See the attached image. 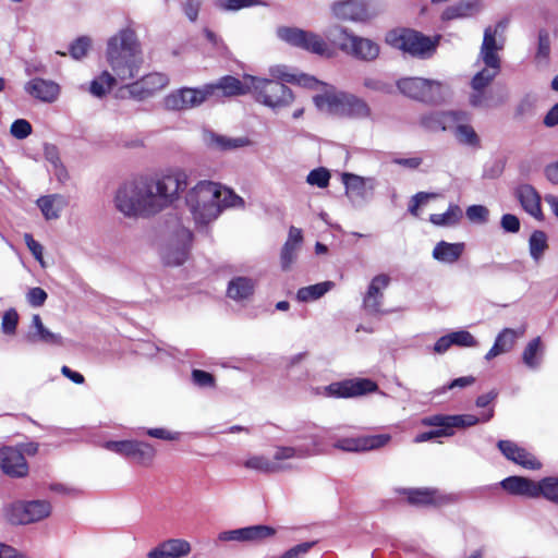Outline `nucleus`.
Segmentation results:
<instances>
[{
  "mask_svg": "<svg viewBox=\"0 0 558 558\" xmlns=\"http://www.w3.org/2000/svg\"><path fill=\"white\" fill-rule=\"evenodd\" d=\"M105 60L109 70L96 76L89 92L102 97L119 87L120 96H129L144 100L166 88L169 78L162 73H149L136 80L144 65V53L141 41L132 25L118 29L107 39Z\"/></svg>",
  "mask_w": 558,
  "mask_h": 558,
  "instance_id": "nucleus-1",
  "label": "nucleus"
},
{
  "mask_svg": "<svg viewBox=\"0 0 558 558\" xmlns=\"http://www.w3.org/2000/svg\"><path fill=\"white\" fill-rule=\"evenodd\" d=\"M187 183L189 174L180 168L169 169L156 179L133 178L118 185L112 204L125 218H148L168 208Z\"/></svg>",
  "mask_w": 558,
  "mask_h": 558,
  "instance_id": "nucleus-2",
  "label": "nucleus"
},
{
  "mask_svg": "<svg viewBox=\"0 0 558 558\" xmlns=\"http://www.w3.org/2000/svg\"><path fill=\"white\" fill-rule=\"evenodd\" d=\"M185 205L198 228L213 223L226 208L243 207V199L230 189L211 181H201L185 195Z\"/></svg>",
  "mask_w": 558,
  "mask_h": 558,
  "instance_id": "nucleus-3",
  "label": "nucleus"
},
{
  "mask_svg": "<svg viewBox=\"0 0 558 558\" xmlns=\"http://www.w3.org/2000/svg\"><path fill=\"white\" fill-rule=\"evenodd\" d=\"M314 90L317 93L313 96V104L323 114L353 119H367L372 114L364 99L326 82L320 81L318 88Z\"/></svg>",
  "mask_w": 558,
  "mask_h": 558,
  "instance_id": "nucleus-4",
  "label": "nucleus"
},
{
  "mask_svg": "<svg viewBox=\"0 0 558 558\" xmlns=\"http://www.w3.org/2000/svg\"><path fill=\"white\" fill-rule=\"evenodd\" d=\"M504 31L505 25L502 23L485 29L476 60L478 71L472 77L471 88H486L499 74L501 69L499 52L505 45Z\"/></svg>",
  "mask_w": 558,
  "mask_h": 558,
  "instance_id": "nucleus-5",
  "label": "nucleus"
},
{
  "mask_svg": "<svg viewBox=\"0 0 558 558\" xmlns=\"http://www.w3.org/2000/svg\"><path fill=\"white\" fill-rule=\"evenodd\" d=\"M325 36L342 52L359 60L373 61L380 52V47L376 41L357 36L340 24L326 28Z\"/></svg>",
  "mask_w": 558,
  "mask_h": 558,
  "instance_id": "nucleus-6",
  "label": "nucleus"
},
{
  "mask_svg": "<svg viewBox=\"0 0 558 558\" xmlns=\"http://www.w3.org/2000/svg\"><path fill=\"white\" fill-rule=\"evenodd\" d=\"M248 83L255 100L272 111L287 109L295 100L294 92L283 83L257 76L251 77Z\"/></svg>",
  "mask_w": 558,
  "mask_h": 558,
  "instance_id": "nucleus-7",
  "label": "nucleus"
},
{
  "mask_svg": "<svg viewBox=\"0 0 558 558\" xmlns=\"http://www.w3.org/2000/svg\"><path fill=\"white\" fill-rule=\"evenodd\" d=\"M386 41L413 57L428 58L435 52L439 37L430 38L416 31L403 28L389 32Z\"/></svg>",
  "mask_w": 558,
  "mask_h": 558,
  "instance_id": "nucleus-8",
  "label": "nucleus"
},
{
  "mask_svg": "<svg viewBox=\"0 0 558 558\" xmlns=\"http://www.w3.org/2000/svg\"><path fill=\"white\" fill-rule=\"evenodd\" d=\"M277 37L293 47L324 58H331L333 51L326 39L312 31L294 26H280L276 31Z\"/></svg>",
  "mask_w": 558,
  "mask_h": 558,
  "instance_id": "nucleus-9",
  "label": "nucleus"
},
{
  "mask_svg": "<svg viewBox=\"0 0 558 558\" xmlns=\"http://www.w3.org/2000/svg\"><path fill=\"white\" fill-rule=\"evenodd\" d=\"M399 90L408 97L424 101H438L449 93L446 83L422 77H407L398 82Z\"/></svg>",
  "mask_w": 558,
  "mask_h": 558,
  "instance_id": "nucleus-10",
  "label": "nucleus"
},
{
  "mask_svg": "<svg viewBox=\"0 0 558 558\" xmlns=\"http://www.w3.org/2000/svg\"><path fill=\"white\" fill-rule=\"evenodd\" d=\"M213 97V87L209 84L197 88L184 87L170 93L163 99V105L169 110H186L197 106Z\"/></svg>",
  "mask_w": 558,
  "mask_h": 558,
  "instance_id": "nucleus-11",
  "label": "nucleus"
},
{
  "mask_svg": "<svg viewBox=\"0 0 558 558\" xmlns=\"http://www.w3.org/2000/svg\"><path fill=\"white\" fill-rule=\"evenodd\" d=\"M447 125H450L448 132L452 134L458 144L480 148L481 137L471 124V116L464 111H456L454 114L446 118Z\"/></svg>",
  "mask_w": 558,
  "mask_h": 558,
  "instance_id": "nucleus-12",
  "label": "nucleus"
},
{
  "mask_svg": "<svg viewBox=\"0 0 558 558\" xmlns=\"http://www.w3.org/2000/svg\"><path fill=\"white\" fill-rule=\"evenodd\" d=\"M376 389L377 385L371 379L355 378L332 383L322 388V390H318L317 393L333 398H353L373 392Z\"/></svg>",
  "mask_w": 558,
  "mask_h": 558,
  "instance_id": "nucleus-13",
  "label": "nucleus"
},
{
  "mask_svg": "<svg viewBox=\"0 0 558 558\" xmlns=\"http://www.w3.org/2000/svg\"><path fill=\"white\" fill-rule=\"evenodd\" d=\"M369 0H336L329 5L331 19L339 22H365L371 17Z\"/></svg>",
  "mask_w": 558,
  "mask_h": 558,
  "instance_id": "nucleus-14",
  "label": "nucleus"
},
{
  "mask_svg": "<svg viewBox=\"0 0 558 558\" xmlns=\"http://www.w3.org/2000/svg\"><path fill=\"white\" fill-rule=\"evenodd\" d=\"M192 239L193 235L189 229H180L163 246V262L170 266H180L185 263L189 257Z\"/></svg>",
  "mask_w": 558,
  "mask_h": 558,
  "instance_id": "nucleus-15",
  "label": "nucleus"
},
{
  "mask_svg": "<svg viewBox=\"0 0 558 558\" xmlns=\"http://www.w3.org/2000/svg\"><path fill=\"white\" fill-rule=\"evenodd\" d=\"M268 72L276 82L289 83L306 89H317L320 84V80L314 75L287 64L271 65Z\"/></svg>",
  "mask_w": 558,
  "mask_h": 558,
  "instance_id": "nucleus-16",
  "label": "nucleus"
},
{
  "mask_svg": "<svg viewBox=\"0 0 558 558\" xmlns=\"http://www.w3.org/2000/svg\"><path fill=\"white\" fill-rule=\"evenodd\" d=\"M341 180L345 187V194L352 204L362 205L373 197L376 186L375 179L345 172Z\"/></svg>",
  "mask_w": 558,
  "mask_h": 558,
  "instance_id": "nucleus-17",
  "label": "nucleus"
},
{
  "mask_svg": "<svg viewBox=\"0 0 558 558\" xmlns=\"http://www.w3.org/2000/svg\"><path fill=\"white\" fill-rule=\"evenodd\" d=\"M391 440L389 434L363 435L357 437H343L335 441L336 449L345 452H362L385 447Z\"/></svg>",
  "mask_w": 558,
  "mask_h": 558,
  "instance_id": "nucleus-18",
  "label": "nucleus"
},
{
  "mask_svg": "<svg viewBox=\"0 0 558 558\" xmlns=\"http://www.w3.org/2000/svg\"><path fill=\"white\" fill-rule=\"evenodd\" d=\"M0 468L11 477H23L28 473V464L23 453L12 447L0 449Z\"/></svg>",
  "mask_w": 558,
  "mask_h": 558,
  "instance_id": "nucleus-19",
  "label": "nucleus"
},
{
  "mask_svg": "<svg viewBox=\"0 0 558 558\" xmlns=\"http://www.w3.org/2000/svg\"><path fill=\"white\" fill-rule=\"evenodd\" d=\"M400 494L405 495L410 504L420 506H441L453 500L451 496L435 488H403Z\"/></svg>",
  "mask_w": 558,
  "mask_h": 558,
  "instance_id": "nucleus-20",
  "label": "nucleus"
},
{
  "mask_svg": "<svg viewBox=\"0 0 558 558\" xmlns=\"http://www.w3.org/2000/svg\"><path fill=\"white\" fill-rule=\"evenodd\" d=\"M192 551V545L184 538H168L147 553L148 558H184Z\"/></svg>",
  "mask_w": 558,
  "mask_h": 558,
  "instance_id": "nucleus-21",
  "label": "nucleus"
},
{
  "mask_svg": "<svg viewBox=\"0 0 558 558\" xmlns=\"http://www.w3.org/2000/svg\"><path fill=\"white\" fill-rule=\"evenodd\" d=\"M497 446L508 460L524 469L537 470L542 466L541 462L531 452L510 440H500Z\"/></svg>",
  "mask_w": 558,
  "mask_h": 558,
  "instance_id": "nucleus-22",
  "label": "nucleus"
},
{
  "mask_svg": "<svg viewBox=\"0 0 558 558\" xmlns=\"http://www.w3.org/2000/svg\"><path fill=\"white\" fill-rule=\"evenodd\" d=\"M515 197L526 214L537 221H544L545 216L542 209V198L538 192L530 184H522L515 189Z\"/></svg>",
  "mask_w": 558,
  "mask_h": 558,
  "instance_id": "nucleus-23",
  "label": "nucleus"
},
{
  "mask_svg": "<svg viewBox=\"0 0 558 558\" xmlns=\"http://www.w3.org/2000/svg\"><path fill=\"white\" fill-rule=\"evenodd\" d=\"M389 282L390 278L387 275H378L372 279L363 300L366 311L373 314L383 313L384 291L387 289Z\"/></svg>",
  "mask_w": 558,
  "mask_h": 558,
  "instance_id": "nucleus-24",
  "label": "nucleus"
},
{
  "mask_svg": "<svg viewBox=\"0 0 558 558\" xmlns=\"http://www.w3.org/2000/svg\"><path fill=\"white\" fill-rule=\"evenodd\" d=\"M69 206V198L60 193L44 195L37 198V207L47 221L58 220Z\"/></svg>",
  "mask_w": 558,
  "mask_h": 558,
  "instance_id": "nucleus-25",
  "label": "nucleus"
},
{
  "mask_svg": "<svg viewBox=\"0 0 558 558\" xmlns=\"http://www.w3.org/2000/svg\"><path fill=\"white\" fill-rule=\"evenodd\" d=\"M251 75L244 76L243 81H240L233 76H223L218 80L215 84H209L213 87V97L220 96H239L246 93H251V84L248 80Z\"/></svg>",
  "mask_w": 558,
  "mask_h": 558,
  "instance_id": "nucleus-26",
  "label": "nucleus"
},
{
  "mask_svg": "<svg viewBox=\"0 0 558 558\" xmlns=\"http://www.w3.org/2000/svg\"><path fill=\"white\" fill-rule=\"evenodd\" d=\"M507 100V93L504 90H486V88H472L469 102L474 108L492 109L501 106Z\"/></svg>",
  "mask_w": 558,
  "mask_h": 558,
  "instance_id": "nucleus-27",
  "label": "nucleus"
},
{
  "mask_svg": "<svg viewBox=\"0 0 558 558\" xmlns=\"http://www.w3.org/2000/svg\"><path fill=\"white\" fill-rule=\"evenodd\" d=\"M303 242V232L300 228L290 227L287 241L280 253V264L283 270H289L298 257V252Z\"/></svg>",
  "mask_w": 558,
  "mask_h": 558,
  "instance_id": "nucleus-28",
  "label": "nucleus"
},
{
  "mask_svg": "<svg viewBox=\"0 0 558 558\" xmlns=\"http://www.w3.org/2000/svg\"><path fill=\"white\" fill-rule=\"evenodd\" d=\"M525 329L505 328L496 337L493 347L486 353L485 359L490 361L500 354H505L511 351L515 344V341L522 337Z\"/></svg>",
  "mask_w": 558,
  "mask_h": 558,
  "instance_id": "nucleus-29",
  "label": "nucleus"
},
{
  "mask_svg": "<svg viewBox=\"0 0 558 558\" xmlns=\"http://www.w3.org/2000/svg\"><path fill=\"white\" fill-rule=\"evenodd\" d=\"M4 515L14 525L32 523L35 521V501H14L4 509Z\"/></svg>",
  "mask_w": 558,
  "mask_h": 558,
  "instance_id": "nucleus-30",
  "label": "nucleus"
},
{
  "mask_svg": "<svg viewBox=\"0 0 558 558\" xmlns=\"http://www.w3.org/2000/svg\"><path fill=\"white\" fill-rule=\"evenodd\" d=\"M465 251L463 242H447L439 241L433 248L432 256L440 264L452 265L456 264Z\"/></svg>",
  "mask_w": 558,
  "mask_h": 558,
  "instance_id": "nucleus-31",
  "label": "nucleus"
},
{
  "mask_svg": "<svg viewBox=\"0 0 558 558\" xmlns=\"http://www.w3.org/2000/svg\"><path fill=\"white\" fill-rule=\"evenodd\" d=\"M501 487L510 494L531 498L538 497V482L521 476H509L501 481Z\"/></svg>",
  "mask_w": 558,
  "mask_h": 558,
  "instance_id": "nucleus-32",
  "label": "nucleus"
},
{
  "mask_svg": "<svg viewBox=\"0 0 558 558\" xmlns=\"http://www.w3.org/2000/svg\"><path fill=\"white\" fill-rule=\"evenodd\" d=\"M256 281L250 277H234L229 281L227 295L236 301L250 299L255 291Z\"/></svg>",
  "mask_w": 558,
  "mask_h": 558,
  "instance_id": "nucleus-33",
  "label": "nucleus"
},
{
  "mask_svg": "<svg viewBox=\"0 0 558 558\" xmlns=\"http://www.w3.org/2000/svg\"><path fill=\"white\" fill-rule=\"evenodd\" d=\"M323 452L322 448H317L313 452L303 451L294 447H278L272 454V463L278 465V472L290 468L289 461L295 458H305L312 454H319Z\"/></svg>",
  "mask_w": 558,
  "mask_h": 558,
  "instance_id": "nucleus-34",
  "label": "nucleus"
},
{
  "mask_svg": "<svg viewBox=\"0 0 558 558\" xmlns=\"http://www.w3.org/2000/svg\"><path fill=\"white\" fill-rule=\"evenodd\" d=\"M529 254L535 264H538L549 248L548 235L543 230H534L527 241Z\"/></svg>",
  "mask_w": 558,
  "mask_h": 558,
  "instance_id": "nucleus-35",
  "label": "nucleus"
},
{
  "mask_svg": "<svg viewBox=\"0 0 558 558\" xmlns=\"http://www.w3.org/2000/svg\"><path fill=\"white\" fill-rule=\"evenodd\" d=\"M462 218V209L457 204H450L447 210L442 214H433L429 216V221L441 228H451L457 226Z\"/></svg>",
  "mask_w": 558,
  "mask_h": 558,
  "instance_id": "nucleus-36",
  "label": "nucleus"
},
{
  "mask_svg": "<svg viewBox=\"0 0 558 558\" xmlns=\"http://www.w3.org/2000/svg\"><path fill=\"white\" fill-rule=\"evenodd\" d=\"M544 348L539 337L531 340L522 353L523 363L531 369H536L542 363Z\"/></svg>",
  "mask_w": 558,
  "mask_h": 558,
  "instance_id": "nucleus-37",
  "label": "nucleus"
},
{
  "mask_svg": "<svg viewBox=\"0 0 558 558\" xmlns=\"http://www.w3.org/2000/svg\"><path fill=\"white\" fill-rule=\"evenodd\" d=\"M333 282L324 281L316 284L301 288L296 293V299L300 302H312L320 299L328 291L333 288Z\"/></svg>",
  "mask_w": 558,
  "mask_h": 558,
  "instance_id": "nucleus-38",
  "label": "nucleus"
},
{
  "mask_svg": "<svg viewBox=\"0 0 558 558\" xmlns=\"http://www.w3.org/2000/svg\"><path fill=\"white\" fill-rule=\"evenodd\" d=\"M209 145L219 150H230L241 148L250 145V140L246 137H228L220 134H210L208 138Z\"/></svg>",
  "mask_w": 558,
  "mask_h": 558,
  "instance_id": "nucleus-39",
  "label": "nucleus"
},
{
  "mask_svg": "<svg viewBox=\"0 0 558 558\" xmlns=\"http://www.w3.org/2000/svg\"><path fill=\"white\" fill-rule=\"evenodd\" d=\"M155 457L156 450L153 446L147 442L135 440L130 459H133L137 464L142 466H149L154 462Z\"/></svg>",
  "mask_w": 558,
  "mask_h": 558,
  "instance_id": "nucleus-40",
  "label": "nucleus"
},
{
  "mask_svg": "<svg viewBox=\"0 0 558 558\" xmlns=\"http://www.w3.org/2000/svg\"><path fill=\"white\" fill-rule=\"evenodd\" d=\"M244 543L259 544L268 538H271L276 534V530L269 525H251L244 527Z\"/></svg>",
  "mask_w": 558,
  "mask_h": 558,
  "instance_id": "nucleus-41",
  "label": "nucleus"
},
{
  "mask_svg": "<svg viewBox=\"0 0 558 558\" xmlns=\"http://www.w3.org/2000/svg\"><path fill=\"white\" fill-rule=\"evenodd\" d=\"M244 466L259 473H277L278 465L272 463L271 458L263 454H253L245 459Z\"/></svg>",
  "mask_w": 558,
  "mask_h": 558,
  "instance_id": "nucleus-42",
  "label": "nucleus"
},
{
  "mask_svg": "<svg viewBox=\"0 0 558 558\" xmlns=\"http://www.w3.org/2000/svg\"><path fill=\"white\" fill-rule=\"evenodd\" d=\"M494 416V410L489 409L481 416L473 414L451 415V428H465L476 425L480 422H488Z\"/></svg>",
  "mask_w": 558,
  "mask_h": 558,
  "instance_id": "nucleus-43",
  "label": "nucleus"
},
{
  "mask_svg": "<svg viewBox=\"0 0 558 558\" xmlns=\"http://www.w3.org/2000/svg\"><path fill=\"white\" fill-rule=\"evenodd\" d=\"M60 95V86L50 80H37V100L53 102Z\"/></svg>",
  "mask_w": 558,
  "mask_h": 558,
  "instance_id": "nucleus-44",
  "label": "nucleus"
},
{
  "mask_svg": "<svg viewBox=\"0 0 558 558\" xmlns=\"http://www.w3.org/2000/svg\"><path fill=\"white\" fill-rule=\"evenodd\" d=\"M454 113L456 111L429 113L422 117L421 123L429 131H448L450 125L445 122L446 118Z\"/></svg>",
  "mask_w": 558,
  "mask_h": 558,
  "instance_id": "nucleus-45",
  "label": "nucleus"
},
{
  "mask_svg": "<svg viewBox=\"0 0 558 558\" xmlns=\"http://www.w3.org/2000/svg\"><path fill=\"white\" fill-rule=\"evenodd\" d=\"M43 343L49 347H61L64 344L63 337L50 330L37 317V343Z\"/></svg>",
  "mask_w": 558,
  "mask_h": 558,
  "instance_id": "nucleus-46",
  "label": "nucleus"
},
{
  "mask_svg": "<svg viewBox=\"0 0 558 558\" xmlns=\"http://www.w3.org/2000/svg\"><path fill=\"white\" fill-rule=\"evenodd\" d=\"M558 505V477L549 476L538 482V497Z\"/></svg>",
  "mask_w": 558,
  "mask_h": 558,
  "instance_id": "nucleus-47",
  "label": "nucleus"
},
{
  "mask_svg": "<svg viewBox=\"0 0 558 558\" xmlns=\"http://www.w3.org/2000/svg\"><path fill=\"white\" fill-rule=\"evenodd\" d=\"M216 8L222 11H239L255 5H266L262 0H216Z\"/></svg>",
  "mask_w": 558,
  "mask_h": 558,
  "instance_id": "nucleus-48",
  "label": "nucleus"
},
{
  "mask_svg": "<svg viewBox=\"0 0 558 558\" xmlns=\"http://www.w3.org/2000/svg\"><path fill=\"white\" fill-rule=\"evenodd\" d=\"M46 171L50 175V179L56 181L60 186L68 185L72 178L70 170L63 160L52 165Z\"/></svg>",
  "mask_w": 558,
  "mask_h": 558,
  "instance_id": "nucleus-49",
  "label": "nucleus"
},
{
  "mask_svg": "<svg viewBox=\"0 0 558 558\" xmlns=\"http://www.w3.org/2000/svg\"><path fill=\"white\" fill-rule=\"evenodd\" d=\"M134 442L135 440H108L104 442L102 447L108 451L130 458Z\"/></svg>",
  "mask_w": 558,
  "mask_h": 558,
  "instance_id": "nucleus-50",
  "label": "nucleus"
},
{
  "mask_svg": "<svg viewBox=\"0 0 558 558\" xmlns=\"http://www.w3.org/2000/svg\"><path fill=\"white\" fill-rule=\"evenodd\" d=\"M466 218L470 222L476 225H485L489 220V210L483 205H471L465 210Z\"/></svg>",
  "mask_w": 558,
  "mask_h": 558,
  "instance_id": "nucleus-51",
  "label": "nucleus"
},
{
  "mask_svg": "<svg viewBox=\"0 0 558 558\" xmlns=\"http://www.w3.org/2000/svg\"><path fill=\"white\" fill-rule=\"evenodd\" d=\"M452 344L461 348H475L478 345L476 338L468 330H456L450 332Z\"/></svg>",
  "mask_w": 558,
  "mask_h": 558,
  "instance_id": "nucleus-52",
  "label": "nucleus"
},
{
  "mask_svg": "<svg viewBox=\"0 0 558 558\" xmlns=\"http://www.w3.org/2000/svg\"><path fill=\"white\" fill-rule=\"evenodd\" d=\"M423 424L427 426H435L438 429L436 432H446L448 436L453 435L451 428V415H433L423 420Z\"/></svg>",
  "mask_w": 558,
  "mask_h": 558,
  "instance_id": "nucleus-53",
  "label": "nucleus"
},
{
  "mask_svg": "<svg viewBox=\"0 0 558 558\" xmlns=\"http://www.w3.org/2000/svg\"><path fill=\"white\" fill-rule=\"evenodd\" d=\"M330 181V172L326 168H317L312 170L307 177L306 182L312 186L325 189Z\"/></svg>",
  "mask_w": 558,
  "mask_h": 558,
  "instance_id": "nucleus-54",
  "label": "nucleus"
},
{
  "mask_svg": "<svg viewBox=\"0 0 558 558\" xmlns=\"http://www.w3.org/2000/svg\"><path fill=\"white\" fill-rule=\"evenodd\" d=\"M43 160L44 167L47 170L52 165H56L62 160L60 150L57 145L51 143L43 144Z\"/></svg>",
  "mask_w": 558,
  "mask_h": 558,
  "instance_id": "nucleus-55",
  "label": "nucleus"
},
{
  "mask_svg": "<svg viewBox=\"0 0 558 558\" xmlns=\"http://www.w3.org/2000/svg\"><path fill=\"white\" fill-rule=\"evenodd\" d=\"M19 324V314L14 308H9L4 312L1 322L2 332L12 336L16 331Z\"/></svg>",
  "mask_w": 558,
  "mask_h": 558,
  "instance_id": "nucleus-56",
  "label": "nucleus"
},
{
  "mask_svg": "<svg viewBox=\"0 0 558 558\" xmlns=\"http://www.w3.org/2000/svg\"><path fill=\"white\" fill-rule=\"evenodd\" d=\"M90 47L92 39L89 37H80L71 45L70 53L74 59L81 60L87 54Z\"/></svg>",
  "mask_w": 558,
  "mask_h": 558,
  "instance_id": "nucleus-57",
  "label": "nucleus"
},
{
  "mask_svg": "<svg viewBox=\"0 0 558 558\" xmlns=\"http://www.w3.org/2000/svg\"><path fill=\"white\" fill-rule=\"evenodd\" d=\"M436 197H437V195L434 193L420 192V193L415 194L411 199V203L409 206V211L413 216L418 217L420 208L425 206L430 199H434Z\"/></svg>",
  "mask_w": 558,
  "mask_h": 558,
  "instance_id": "nucleus-58",
  "label": "nucleus"
},
{
  "mask_svg": "<svg viewBox=\"0 0 558 558\" xmlns=\"http://www.w3.org/2000/svg\"><path fill=\"white\" fill-rule=\"evenodd\" d=\"M33 128L32 124L24 119L15 120L10 128V133L13 137L17 140H23L32 134Z\"/></svg>",
  "mask_w": 558,
  "mask_h": 558,
  "instance_id": "nucleus-59",
  "label": "nucleus"
},
{
  "mask_svg": "<svg viewBox=\"0 0 558 558\" xmlns=\"http://www.w3.org/2000/svg\"><path fill=\"white\" fill-rule=\"evenodd\" d=\"M202 5H203V0H185L182 3V11H183L185 17L190 22L194 23L198 19V14H199Z\"/></svg>",
  "mask_w": 558,
  "mask_h": 558,
  "instance_id": "nucleus-60",
  "label": "nucleus"
},
{
  "mask_svg": "<svg viewBox=\"0 0 558 558\" xmlns=\"http://www.w3.org/2000/svg\"><path fill=\"white\" fill-rule=\"evenodd\" d=\"M550 53V39L546 32H541L538 35V46L536 58L539 60H546Z\"/></svg>",
  "mask_w": 558,
  "mask_h": 558,
  "instance_id": "nucleus-61",
  "label": "nucleus"
},
{
  "mask_svg": "<svg viewBox=\"0 0 558 558\" xmlns=\"http://www.w3.org/2000/svg\"><path fill=\"white\" fill-rule=\"evenodd\" d=\"M500 225L506 232L517 233L520 230V220L512 214H505L501 217Z\"/></svg>",
  "mask_w": 558,
  "mask_h": 558,
  "instance_id": "nucleus-62",
  "label": "nucleus"
},
{
  "mask_svg": "<svg viewBox=\"0 0 558 558\" xmlns=\"http://www.w3.org/2000/svg\"><path fill=\"white\" fill-rule=\"evenodd\" d=\"M244 527L223 531L219 533L218 539L221 542H239L244 543Z\"/></svg>",
  "mask_w": 558,
  "mask_h": 558,
  "instance_id": "nucleus-63",
  "label": "nucleus"
},
{
  "mask_svg": "<svg viewBox=\"0 0 558 558\" xmlns=\"http://www.w3.org/2000/svg\"><path fill=\"white\" fill-rule=\"evenodd\" d=\"M192 376L194 383L201 387H210L214 385V377L207 372L195 369Z\"/></svg>",
  "mask_w": 558,
  "mask_h": 558,
  "instance_id": "nucleus-64",
  "label": "nucleus"
}]
</instances>
